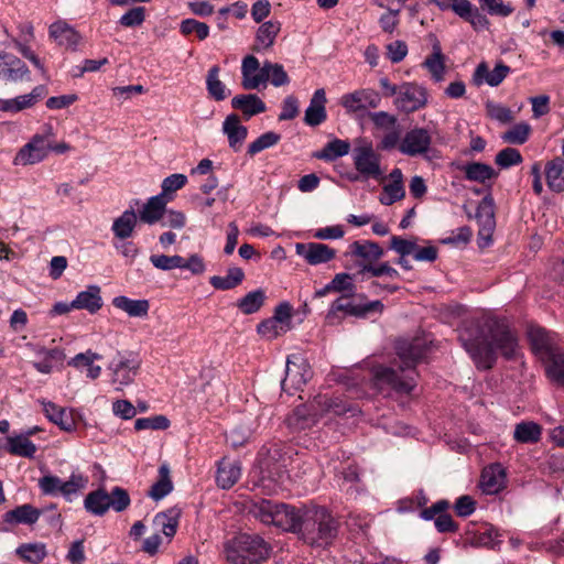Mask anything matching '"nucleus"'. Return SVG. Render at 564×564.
Instances as JSON below:
<instances>
[{
    "instance_id": "1",
    "label": "nucleus",
    "mask_w": 564,
    "mask_h": 564,
    "mask_svg": "<svg viewBox=\"0 0 564 564\" xmlns=\"http://www.w3.org/2000/svg\"><path fill=\"white\" fill-rule=\"evenodd\" d=\"M459 340L477 367L482 369L494 366L497 352L511 359L519 348L516 334L503 321L494 317L465 323Z\"/></svg>"
},
{
    "instance_id": "2",
    "label": "nucleus",
    "mask_w": 564,
    "mask_h": 564,
    "mask_svg": "<svg viewBox=\"0 0 564 564\" xmlns=\"http://www.w3.org/2000/svg\"><path fill=\"white\" fill-rule=\"evenodd\" d=\"M397 355L401 360L398 368L377 366L372 369L375 387L390 395L410 394L416 386V364L426 352V343L421 338L402 339L395 345Z\"/></svg>"
},
{
    "instance_id": "3",
    "label": "nucleus",
    "mask_w": 564,
    "mask_h": 564,
    "mask_svg": "<svg viewBox=\"0 0 564 564\" xmlns=\"http://www.w3.org/2000/svg\"><path fill=\"white\" fill-rule=\"evenodd\" d=\"M338 532V522L324 507L306 508L302 511L300 538L311 546L329 545Z\"/></svg>"
},
{
    "instance_id": "4",
    "label": "nucleus",
    "mask_w": 564,
    "mask_h": 564,
    "mask_svg": "<svg viewBox=\"0 0 564 564\" xmlns=\"http://www.w3.org/2000/svg\"><path fill=\"white\" fill-rule=\"evenodd\" d=\"M224 554L229 564H261L269 557L270 546L261 536L245 533L227 541Z\"/></svg>"
},
{
    "instance_id": "5",
    "label": "nucleus",
    "mask_w": 564,
    "mask_h": 564,
    "mask_svg": "<svg viewBox=\"0 0 564 564\" xmlns=\"http://www.w3.org/2000/svg\"><path fill=\"white\" fill-rule=\"evenodd\" d=\"M55 131L51 124H44L40 132L18 151L13 158V165H34L44 161L51 152V139H55Z\"/></svg>"
},
{
    "instance_id": "6",
    "label": "nucleus",
    "mask_w": 564,
    "mask_h": 564,
    "mask_svg": "<svg viewBox=\"0 0 564 564\" xmlns=\"http://www.w3.org/2000/svg\"><path fill=\"white\" fill-rule=\"evenodd\" d=\"M130 502L128 491L117 486L110 492L102 488L89 492L84 500V507L89 513L101 517L109 509L122 512L130 506Z\"/></svg>"
},
{
    "instance_id": "7",
    "label": "nucleus",
    "mask_w": 564,
    "mask_h": 564,
    "mask_svg": "<svg viewBox=\"0 0 564 564\" xmlns=\"http://www.w3.org/2000/svg\"><path fill=\"white\" fill-rule=\"evenodd\" d=\"M176 193V174L167 176L162 183V192L148 199L138 212L141 221L152 225L159 221L169 202L174 199Z\"/></svg>"
},
{
    "instance_id": "8",
    "label": "nucleus",
    "mask_w": 564,
    "mask_h": 564,
    "mask_svg": "<svg viewBox=\"0 0 564 564\" xmlns=\"http://www.w3.org/2000/svg\"><path fill=\"white\" fill-rule=\"evenodd\" d=\"M429 94L425 87L405 82L400 85L398 96L393 104L395 108L402 112L411 113L424 108L427 105Z\"/></svg>"
},
{
    "instance_id": "9",
    "label": "nucleus",
    "mask_w": 564,
    "mask_h": 564,
    "mask_svg": "<svg viewBox=\"0 0 564 564\" xmlns=\"http://www.w3.org/2000/svg\"><path fill=\"white\" fill-rule=\"evenodd\" d=\"M312 377L308 362L300 355L288 358L285 377L281 382L282 390L292 394V390H300Z\"/></svg>"
},
{
    "instance_id": "10",
    "label": "nucleus",
    "mask_w": 564,
    "mask_h": 564,
    "mask_svg": "<svg viewBox=\"0 0 564 564\" xmlns=\"http://www.w3.org/2000/svg\"><path fill=\"white\" fill-rule=\"evenodd\" d=\"M270 80V67H267V61L262 64L253 55H247L241 62V86L247 90L267 87Z\"/></svg>"
},
{
    "instance_id": "11",
    "label": "nucleus",
    "mask_w": 564,
    "mask_h": 564,
    "mask_svg": "<svg viewBox=\"0 0 564 564\" xmlns=\"http://www.w3.org/2000/svg\"><path fill=\"white\" fill-rule=\"evenodd\" d=\"M139 361L132 355L118 354L110 362L109 370L112 372L111 382L116 390H122L131 384L137 376Z\"/></svg>"
},
{
    "instance_id": "12",
    "label": "nucleus",
    "mask_w": 564,
    "mask_h": 564,
    "mask_svg": "<svg viewBox=\"0 0 564 564\" xmlns=\"http://www.w3.org/2000/svg\"><path fill=\"white\" fill-rule=\"evenodd\" d=\"M432 144V135L425 128H413L405 133L399 144V151L408 156L424 155Z\"/></svg>"
},
{
    "instance_id": "13",
    "label": "nucleus",
    "mask_w": 564,
    "mask_h": 564,
    "mask_svg": "<svg viewBox=\"0 0 564 564\" xmlns=\"http://www.w3.org/2000/svg\"><path fill=\"white\" fill-rule=\"evenodd\" d=\"M381 101L380 95L371 88H361L340 97L339 104L347 112L354 113L366 110L367 108H377Z\"/></svg>"
},
{
    "instance_id": "14",
    "label": "nucleus",
    "mask_w": 564,
    "mask_h": 564,
    "mask_svg": "<svg viewBox=\"0 0 564 564\" xmlns=\"http://www.w3.org/2000/svg\"><path fill=\"white\" fill-rule=\"evenodd\" d=\"M352 158L355 169L365 177L378 178L381 175L380 155L371 144L357 147Z\"/></svg>"
},
{
    "instance_id": "15",
    "label": "nucleus",
    "mask_w": 564,
    "mask_h": 564,
    "mask_svg": "<svg viewBox=\"0 0 564 564\" xmlns=\"http://www.w3.org/2000/svg\"><path fill=\"white\" fill-rule=\"evenodd\" d=\"M383 304L381 301L376 300L366 304H355L349 295H343L332 303L328 312V317L335 315L337 312H344L350 316L366 317L369 313L383 311Z\"/></svg>"
},
{
    "instance_id": "16",
    "label": "nucleus",
    "mask_w": 564,
    "mask_h": 564,
    "mask_svg": "<svg viewBox=\"0 0 564 564\" xmlns=\"http://www.w3.org/2000/svg\"><path fill=\"white\" fill-rule=\"evenodd\" d=\"M19 36L12 39V43L18 52L42 74H45L44 64L37 55L31 50L30 43L34 40V28L31 22H21L18 24Z\"/></svg>"
},
{
    "instance_id": "17",
    "label": "nucleus",
    "mask_w": 564,
    "mask_h": 564,
    "mask_svg": "<svg viewBox=\"0 0 564 564\" xmlns=\"http://www.w3.org/2000/svg\"><path fill=\"white\" fill-rule=\"evenodd\" d=\"M295 252L310 265L327 263L336 257L335 249L321 242H299Z\"/></svg>"
},
{
    "instance_id": "18",
    "label": "nucleus",
    "mask_w": 564,
    "mask_h": 564,
    "mask_svg": "<svg viewBox=\"0 0 564 564\" xmlns=\"http://www.w3.org/2000/svg\"><path fill=\"white\" fill-rule=\"evenodd\" d=\"M476 219L480 226L479 238L485 241L482 246H488L491 242V234L496 225L495 204L490 195L480 200L476 210Z\"/></svg>"
},
{
    "instance_id": "19",
    "label": "nucleus",
    "mask_w": 564,
    "mask_h": 564,
    "mask_svg": "<svg viewBox=\"0 0 564 564\" xmlns=\"http://www.w3.org/2000/svg\"><path fill=\"white\" fill-rule=\"evenodd\" d=\"M302 511L303 510H296L294 507L284 503H276L273 514L274 519L271 524L284 531L299 533L302 522Z\"/></svg>"
},
{
    "instance_id": "20",
    "label": "nucleus",
    "mask_w": 564,
    "mask_h": 564,
    "mask_svg": "<svg viewBox=\"0 0 564 564\" xmlns=\"http://www.w3.org/2000/svg\"><path fill=\"white\" fill-rule=\"evenodd\" d=\"M389 180L390 182L383 185L382 194L379 196V202L386 206H390L405 196L403 173L399 167L390 172Z\"/></svg>"
},
{
    "instance_id": "21",
    "label": "nucleus",
    "mask_w": 564,
    "mask_h": 564,
    "mask_svg": "<svg viewBox=\"0 0 564 564\" xmlns=\"http://www.w3.org/2000/svg\"><path fill=\"white\" fill-rule=\"evenodd\" d=\"M48 34L58 45L76 50L80 42L78 32L66 21L58 20L48 28Z\"/></svg>"
},
{
    "instance_id": "22",
    "label": "nucleus",
    "mask_w": 564,
    "mask_h": 564,
    "mask_svg": "<svg viewBox=\"0 0 564 564\" xmlns=\"http://www.w3.org/2000/svg\"><path fill=\"white\" fill-rule=\"evenodd\" d=\"M223 131L228 138L229 147L235 151H240L247 135L248 129L240 122L236 113L226 117L223 123Z\"/></svg>"
},
{
    "instance_id": "23",
    "label": "nucleus",
    "mask_w": 564,
    "mask_h": 564,
    "mask_svg": "<svg viewBox=\"0 0 564 564\" xmlns=\"http://www.w3.org/2000/svg\"><path fill=\"white\" fill-rule=\"evenodd\" d=\"M281 31V22L278 20H270L263 22L256 32L253 52H262L271 48L275 42L278 34Z\"/></svg>"
},
{
    "instance_id": "24",
    "label": "nucleus",
    "mask_w": 564,
    "mask_h": 564,
    "mask_svg": "<svg viewBox=\"0 0 564 564\" xmlns=\"http://www.w3.org/2000/svg\"><path fill=\"white\" fill-rule=\"evenodd\" d=\"M506 473L499 464L484 468L480 477V487L487 495L498 494L505 488Z\"/></svg>"
},
{
    "instance_id": "25",
    "label": "nucleus",
    "mask_w": 564,
    "mask_h": 564,
    "mask_svg": "<svg viewBox=\"0 0 564 564\" xmlns=\"http://www.w3.org/2000/svg\"><path fill=\"white\" fill-rule=\"evenodd\" d=\"M231 107L241 111L246 120H249L251 117L267 110L264 101L254 94H241L235 96L231 99Z\"/></svg>"
},
{
    "instance_id": "26",
    "label": "nucleus",
    "mask_w": 564,
    "mask_h": 564,
    "mask_svg": "<svg viewBox=\"0 0 564 564\" xmlns=\"http://www.w3.org/2000/svg\"><path fill=\"white\" fill-rule=\"evenodd\" d=\"M326 94L323 88L317 89L305 110L304 122L307 126L316 127L326 120Z\"/></svg>"
},
{
    "instance_id": "27",
    "label": "nucleus",
    "mask_w": 564,
    "mask_h": 564,
    "mask_svg": "<svg viewBox=\"0 0 564 564\" xmlns=\"http://www.w3.org/2000/svg\"><path fill=\"white\" fill-rule=\"evenodd\" d=\"M510 73V67L500 63L497 64L492 70L488 69L486 63H480L475 70L474 80L476 85H480L484 80L491 87H496L502 83V80Z\"/></svg>"
},
{
    "instance_id": "28",
    "label": "nucleus",
    "mask_w": 564,
    "mask_h": 564,
    "mask_svg": "<svg viewBox=\"0 0 564 564\" xmlns=\"http://www.w3.org/2000/svg\"><path fill=\"white\" fill-rule=\"evenodd\" d=\"M72 306H75V310H86L91 314L98 312L102 306L100 288L98 285L87 286L72 301Z\"/></svg>"
},
{
    "instance_id": "29",
    "label": "nucleus",
    "mask_w": 564,
    "mask_h": 564,
    "mask_svg": "<svg viewBox=\"0 0 564 564\" xmlns=\"http://www.w3.org/2000/svg\"><path fill=\"white\" fill-rule=\"evenodd\" d=\"M43 412L45 416L59 426L64 431H72L74 429V420L70 411L66 408H62L51 401H42Z\"/></svg>"
},
{
    "instance_id": "30",
    "label": "nucleus",
    "mask_w": 564,
    "mask_h": 564,
    "mask_svg": "<svg viewBox=\"0 0 564 564\" xmlns=\"http://www.w3.org/2000/svg\"><path fill=\"white\" fill-rule=\"evenodd\" d=\"M350 252L352 256L360 258L362 260L361 263L370 264H373L384 254V251L379 243L369 240L354 241L350 245Z\"/></svg>"
},
{
    "instance_id": "31",
    "label": "nucleus",
    "mask_w": 564,
    "mask_h": 564,
    "mask_svg": "<svg viewBox=\"0 0 564 564\" xmlns=\"http://www.w3.org/2000/svg\"><path fill=\"white\" fill-rule=\"evenodd\" d=\"M112 305L127 313L130 317H145L150 310L148 300H132L124 295L113 297Z\"/></svg>"
},
{
    "instance_id": "32",
    "label": "nucleus",
    "mask_w": 564,
    "mask_h": 564,
    "mask_svg": "<svg viewBox=\"0 0 564 564\" xmlns=\"http://www.w3.org/2000/svg\"><path fill=\"white\" fill-rule=\"evenodd\" d=\"M100 358L101 357L98 354L91 350H87L74 356L68 361V365L80 371L86 370V376L94 380L97 379L101 373V367L94 365L95 360Z\"/></svg>"
},
{
    "instance_id": "33",
    "label": "nucleus",
    "mask_w": 564,
    "mask_h": 564,
    "mask_svg": "<svg viewBox=\"0 0 564 564\" xmlns=\"http://www.w3.org/2000/svg\"><path fill=\"white\" fill-rule=\"evenodd\" d=\"M0 78L12 83L23 80L29 82L30 69L20 58H18L14 55H10V57H8L6 66H3L0 73Z\"/></svg>"
},
{
    "instance_id": "34",
    "label": "nucleus",
    "mask_w": 564,
    "mask_h": 564,
    "mask_svg": "<svg viewBox=\"0 0 564 564\" xmlns=\"http://www.w3.org/2000/svg\"><path fill=\"white\" fill-rule=\"evenodd\" d=\"M241 467L238 462L223 459L218 465L217 484L223 489L231 488L240 478Z\"/></svg>"
},
{
    "instance_id": "35",
    "label": "nucleus",
    "mask_w": 564,
    "mask_h": 564,
    "mask_svg": "<svg viewBox=\"0 0 564 564\" xmlns=\"http://www.w3.org/2000/svg\"><path fill=\"white\" fill-rule=\"evenodd\" d=\"M154 530L162 533L167 542H171L176 534V511L171 508L166 511L159 512L152 521Z\"/></svg>"
},
{
    "instance_id": "36",
    "label": "nucleus",
    "mask_w": 564,
    "mask_h": 564,
    "mask_svg": "<svg viewBox=\"0 0 564 564\" xmlns=\"http://www.w3.org/2000/svg\"><path fill=\"white\" fill-rule=\"evenodd\" d=\"M41 510L34 508L32 505L25 503L8 511L4 514V521L15 524H34L41 516Z\"/></svg>"
},
{
    "instance_id": "37",
    "label": "nucleus",
    "mask_w": 564,
    "mask_h": 564,
    "mask_svg": "<svg viewBox=\"0 0 564 564\" xmlns=\"http://www.w3.org/2000/svg\"><path fill=\"white\" fill-rule=\"evenodd\" d=\"M46 95V88L43 85H39L32 89L31 93L20 95L9 99V112H19L24 109L33 107Z\"/></svg>"
},
{
    "instance_id": "38",
    "label": "nucleus",
    "mask_w": 564,
    "mask_h": 564,
    "mask_svg": "<svg viewBox=\"0 0 564 564\" xmlns=\"http://www.w3.org/2000/svg\"><path fill=\"white\" fill-rule=\"evenodd\" d=\"M547 186L554 192L564 189V158L556 156L545 165Z\"/></svg>"
},
{
    "instance_id": "39",
    "label": "nucleus",
    "mask_w": 564,
    "mask_h": 564,
    "mask_svg": "<svg viewBox=\"0 0 564 564\" xmlns=\"http://www.w3.org/2000/svg\"><path fill=\"white\" fill-rule=\"evenodd\" d=\"M529 335L533 349L541 354L543 359H546L550 355L558 351L554 347V343L550 334L544 328H531Z\"/></svg>"
},
{
    "instance_id": "40",
    "label": "nucleus",
    "mask_w": 564,
    "mask_h": 564,
    "mask_svg": "<svg viewBox=\"0 0 564 564\" xmlns=\"http://www.w3.org/2000/svg\"><path fill=\"white\" fill-rule=\"evenodd\" d=\"M36 449V445L21 433L7 437V451L12 455L33 458Z\"/></svg>"
},
{
    "instance_id": "41",
    "label": "nucleus",
    "mask_w": 564,
    "mask_h": 564,
    "mask_svg": "<svg viewBox=\"0 0 564 564\" xmlns=\"http://www.w3.org/2000/svg\"><path fill=\"white\" fill-rule=\"evenodd\" d=\"M220 67L218 65L212 66L206 76V89L210 98L216 101L225 100L230 91L219 78Z\"/></svg>"
},
{
    "instance_id": "42",
    "label": "nucleus",
    "mask_w": 564,
    "mask_h": 564,
    "mask_svg": "<svg viewBox=\"0 0 564 564\" xmlns=\"http://www.w3.org/2000/svg\"><path fill=\"white\" fill-rule=\"evenodd\" d=\"M173 490V481L170 477V467L162 464L159 468V479L151 486L149 497L159 501L166 497Z\"/></svg>"
},
{
    "instance_id": "43",
    "label": "nucleus",
    "mask_w": 564,
    "mask_h": 564,
    "mask_svg": "<svg viewBox=\"0 0 564 564\" xmlns=\"http://www.w3.org/2000/svg\"><path fill=\"white\" fill-rule=\"evenodd\" d=\"M465 178L471 182L485 184L487 181L496 178V172L490 165L480 162L468 163L463 166Z\"/></svg>"
},
{
    "instance_id": "44",
    "label": "nucleus",
    "mask_w": 564,
    "mask_h": 564,
    "mask_svg": "<svg viewBox=\"0 0 564 564\" xmlns=\"http://www.w3.org/2000/svg\"><path fill=\"white\" fill-rule=\"evenodd\" d=\"M350 150V143L346 140L335 139L329 141L321 151L316 152L314 156L319 160L333 162L338 158L347 155Z\"/></svg>"
},
{
    "instance_id": "45",
    "label": "nucleus",
    "mask_w": 564,
    "mask_h": 564,
    "mask_svg": "<svg viewBox=\"0 0 564 564\" xmlns=\"http://www.w3.org/2000/svg\"><path fill=\"white\" fill-rule=\"evenodd\" d=\"M541 435V426L531 421L518 423L513 432L514 440L522 444L536 443L540 441Z\"/></svg>"
},
{
    "instance_id": "46",
    "label": "nucleus",
    "mask_w": 564,
    "mask_h": 564,
    "mask_svg": "<svg viewBox=\"0 0 564 564\" xmlns=\"http://www.w3.org/2000/svg\"><path fill=\"white\" fill-rule=\"evenodd\" d=\"M544 361L547 378L555 384L564 387V354L557 351Z\"/></svg>"
},
{
    "instance_id": "47",
    "label": "nucleus",
    "mask_w": 564,
    "mask_h": 564,
    "mask_svg": "<svg viewBox=\"0 0 564 564\" xmlns=\"http://www.w3.org/2000/svg\"><path fill=\"white\" fill-rule=\"evenodd\" d=\"M138 216L133 210H126L112 224V231L117 238H129L137 225Z\"/></svg>"
},
{
    "instance_id": "48",
    "label": "nucleus",
    "mask_w": 564,
    "mask_h": 564,
    "mask_svg": "<svg viewBox=\"0 0 564 564\" xmlns=\"http://www.w3.org/2000/svg\"><path fill=\"white\" fill-rule=\"evenodd\" d=\"M245 278L242 269L238 267L229 268L225 276L214 275L210 278V284L217 290H230L239 285Z\"/></svg>"
},
{
    "instance_id": "49",
    "label": "nucleus",
    "mask_w": 564,
    "mask_h": 564,
    "mask_svg": "<svg viewBox=\"0 0 564 564\" xmlns=\"http://www.w3.org/2000/svg\"><path fill=\"white\" fill-rule=\"evenodd\" d=\"M423 66L430 72L434 82L440 83L444 80L445 63L440 46L435 45L433 47V53L425 58Z\"/></svg>"
},
{
    "instance_id": "50",
    "label": "nucleus",
    "mask_w": 564,
    "mask_h": 564,
    "mask_svg": "<svg viewBox=\"0 0 564 564\" xmlns=\"http://www.w3.org/2000/svg\"><path fill=\"white\" fill-rule=\"evenodd\" d=\"M87 484L88 477L79 473H72L67 480H62L61 496H63L67 501H72L80 490L86 488Z\"/></svg>"
},
{
    "instance_id": "51",
    "label": "nucleus",
    "mask_w": 564,
    "mask_h": 564,
    "mask_svg": "<svg viewBox=\"0 0 564 564\" xmlns=\"http://www.w3.org/2000/svg\"><path fill=\"white\" fill-rule=\"evenodd\" d=\"M199 390L210 397H216L218 401H221L225 395V384L212 376V370H207L205 373H200V383L198 384Z\"/></svg>"
},
{
    "instance_id": "52",
    "label": "nucleus",
    "mask_w": 564,
    "mask_h": 564,
    "mask_svg": "<svg viewBox=\"0 0 564 564\" xmlns=\"http://www.w3.org/2000/svg\"><path fill=\"white\" fill-rule=\"evenodd\" d=\"M17 554L28 563L37 564L46 556L45 545L42 543H26L17 549Z\"/></svg>"
},
{
    "instance_id": "53",
    "label": "nucleus",
    "mask_w": 564,
    "mask_h": 564,
    "mask_svg": "<svg viewBox=\"0 0 564 564\" xmlns=\"http://www.w3.org/2000/svg\"><path fill=\"white\" fill-rule=\"evenodd\" d=\"M265 300L264 291L254 290L246 294L237 303V306L243 314H253L258 312Z\"/></svg>"
},
{
    "instance_id": "54",
    "label": "nucleus",
    "mask_w": 564,
    "mask_h": 564,
    "mask_svg": "<svg viewBox=\"0 0 564 564\" xmlns=\"http://www.w3.org/2000/svg\"><path fill=\"white\" fill-rule=\"evenodd\" d=\"M276 508V502L271 500H260L258 502H253L250 507V513L259 519L264 524H271L274 517V511Z\"/></svg>"
},
{
    "instance_id": "55",
    "label": "nucleus",
    "mask_w": 564,
    "mask_h": 564,
    "mask_svg": "<svg viewBox=\"0 0 564 564\" xmlns=\"http://www.w3.org/2000/svg\"><path fill=\"white\" fill-rule=\"evenodd\" d=\"M531 133V126L527 122H520L511 127L502 134V140L510 144H523Z\"/></svg>"
},
{
    "instance_id": "56",
    "label": "nucleus",
    "mask_w": 564,
    "mask_h": 564,
    "mask_svg": "<svg viewBox=\"0 0 564 564\" xmlns=\"http://www.w3.org/2000/svg\"><path fill=\"white\" fill-rule=\"evenodd\" d=\"M281 140V135L273 131H268L263 134H261L259 138H257L253 142H251L248 145L247 153L250 156L256 155L257 153L269 149L271 147H274L278 144Z\"/></svg>"
},
{
    "instance_id": "57",
    "label": "nucleus",
    "mask_w": 564,
    "mask_h": 564,
    "mask_svg": "<svg viewBox=\"0 0 564 564\" xmlns=\"http://www.w3.org/2000/svg\"><path fill=\"white\" fill-rule=\"evenodd\" d=\"M485 107L488 117L501 123H508L514 119L511 109L501 104L495 102L492 100H487Z\"/></svg>"
},
{
    "instance_id": "58",
    "label": "nucleus",
    "mask_w": 564,
    "mask_h": 564,
    "mask_svg": "<svg viewBox=\"0 0 564 564\" xmlns=\"http://www.w3.org/2000/svg\"><path fill=\"white\" fill-rule=\"evenodd\" d=\"M369 273L371 276H381L387 275L391 279L399 278V272L392 268L388 262L380 263L379 265H373L370 263H359L358 274Z\"/></svg>"
},
{
    "instance_id": "59",
    "label": "nucleus",
    "mask_w": 564,
    "mask_h": 564,
    "mask_svg": "<svg viewBox=\"0 0 564 564\" xmlns=\"http://www.w3.org/2000/svg\"><path fill=\"white\" fill-rule=\"evenodd\" d=\"M181 32L184 35L195 34L199 41H204L209 35V26L195 19H185L181 22Z\"/></svg>"
},
{
    "instance_id": "60",
    "label": "nucleus",
    "mask_w": 564,
    "mask_h": 564,
    "mask_svg": "<svg viewBox=\"0 0 564 564\" xmlns=\"http://www.w3.org/2000/svg\"><path fill=\"white\" fill-rule=\"evenodd\" d=\"M258 334L268 339L272 340L288 332V329L278 323L272 317L262 321L257 327Z\"/></svg>"
},
{
    "instance_id": "61",
    "label": "nucleus",
    "mask_w": 564,
    "mask_h": 564,
    "mask_svg": "<svg viewBox=\"0 0 564 564\" xmlns=\"http://www.w3.org/2000/svg\"><path fill=\"white\" fill-rule=\"evenodd\" d=\"M522 162V156L519 150L514 148H505L496 155L495 163L502 169H508L512 165H518Z\"/></svg>"
},
{
    "instance_id": "62",
    "label": "nucleus",
    "mask_w": 564,
    "mask_h": 564,
    "mask_svg": "<svg viewBox=\"0 0 564 564\" xmlns=\"http://www.w3.org/2000/svg\"><path fill=\"white\" fill-rule=\"evenodd\" d=\"M482 10H486L490 15L508 17L513 12L510 3H505L503 0H478Z\"/></svg>"
},
{
    "instance_id": "63",
    "label": "nucleus",
    "mask_w": 564,
    "mask_h": 564,
    "mask_svg": "<svg viewBox=\"0 0 564 564\" xmlns=\"http://www.w3.org/2000/svg\"><path fill=\"white\" fill-rule=\"evenodd\" d=\"M178 270H187L194 275H199L205 272L206 265L198 254H192L189 258L178 256Z\"/></svg>"
},
{
    "instance_id": "64",
    "label": "nucleus",
    "mask_w": 564,
    "mask_h": 564,
    "mask_svg": "<svg viewBox=\"0 0 564 564\" xmlns=\"http://www.w3.org/2000/svg\"><path fill=\"white\" fill-rule=\"evenodd\" d=\"M62 479L57 476L45 475L39 479V488L45 496L61 495Z\"/></svg>"
}]
</instances>
